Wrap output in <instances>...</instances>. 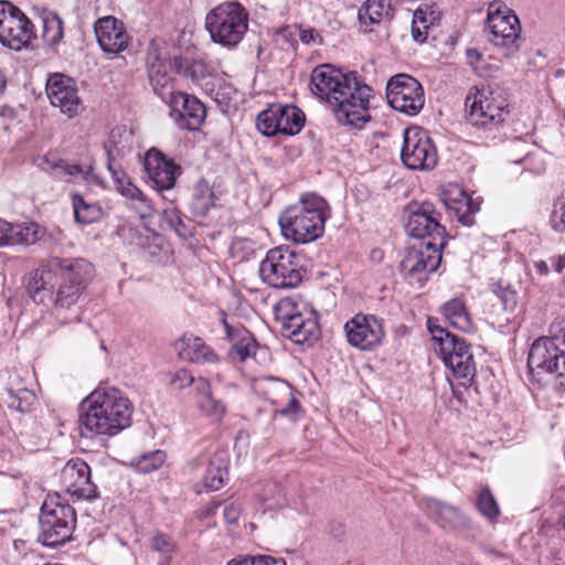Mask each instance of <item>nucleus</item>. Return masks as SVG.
I'll return each instance as SVG.
<instances>
[{
    "mask_svg": "<svg viewBox=\"0 0 565 565\" xmlns=\"http://www.w3.org/2000/svg\"><path fill=\"white\" fill-rule=\"evenodd\" d=\"M494 294L505 311L513 312L515 310L518 297L514 290L509 287L499 286L498 289H494Z\"/></svg>",
    "mask_w": 565,
    "mask_h": 565,
    "instance_id": "8fccbe9b",
    "label": "nucleus"
},
{
    "mask_svg": "<svg viewBox=\"0 0 565 565\" xmlns=\"http://www.w3.org/2000/svg\"><path fill=\"white\" fill-rule=\"evenodd\" d=\"M132 406L120 391H92L81 404V435H116L130 424Z\"/></svg>",
    "mask_w": 565,
    "mask_h": 565,
    "instance_id": "7ed1b4c3",
    "label": "nucleus"
},
{
    "mask_svg": "<svg viewBox=\"0 0 565 565\" xmlns=\"http://www.w3.org/2000/svg\"><path fill=\"white\" fill-rule=\"evenodd\" d=\"M429 514L437 518L441 526H452L460 521V511L452 505L446 504L436 499H430L427 503Z\"/></svg>",
    "mask_w": 565,
    "mask_h": 565,
    "instance_id": "c9c22d12",
    "label": "nucleus"
},
{
    "mask_svg": "<svg viewBox=\"0 0 565 565\" xmlns=\"http://www.w3.org/2000/svg\"><path fill=\"white\" fill-rule=\"evenodd\" d=\"M440 247L412 248L407 250L399 264V270L409 279L411 284H418L420 287L427 280V275L434 273L441 262Z\"/></svg>",
    "mask_w": 565,
    "mask_h": 565,
    "instance_id": "a211bd4d",
    "label": "nucleus"
},
{
    "mask_svg": "<svg viewBox=\"0 0 565 565\" xmlns=\"http://www.w3.org/2000/svg\"><path fill=\"white\" fill-rule=\"evenodd\" d=\"M434 351L440 356L452 375L461 382L462 386L470 384L476 373V366L466 341L440 327H430Z\"/></svg>",
    "mask_w": 565,
    "mask_h": 565,
    "instance_id": "6e6552de",
    "label": "nucleus"
},
{
    "mask_svg": "<svg viewBox=\"0 0 565 565\" xmlns=\"http://www.w3.org/2000/svg\"><path fill=\"white\" fill-rule=\"evenodd\" d=\"M467 120L484 134L498 130L510 115V105L505 93L499 87L482 86L467 96Z\"/></svg>",
    "mask_w": 565,
    "mask_h": 565,
    "instance_id": "39448f33",
    "label": "nucleus"
},
{
    "mask_svg": "<svg viewBox=\"0 0 565 565\" xmlns=\"http://www.w3.org/2000/svg\"><path fill=\"white\" fill-rule=\"evenodd\" d=\"M284 497L282 488L276 481H269L265 484L263 492L260 493V500L268 502V508L273 509L279 507L280 499Z\"/></svg>",
    "mask_w": 565,
    "mask_h": 565,
    "instance_id": "49530a36",
    "label": "nucleus"
},
{
    "mask_svg": "<svg viewBox=\"0 0 565 565\" xmlns=\"http://www.w3.org/2000/svg\"><path fill=\"white\" fill-rule=\"evenodd\" d=\"M227 457L224 452H215L210 460L207 471L203 478L206 490H218L227 477Z\"/></svg>",
    "mask_w": 565,
    "mask_h": 565,
    "instance_id": "2f4dec72",
    "label": "nucleus"
},
{
    "mask_svg": "<svg viewBox=\"0 0 565 565\" xmlns=\"http://www.w3.org/2000/svg\"><path fill=\"white\" fill-rule=\"evenodd\" d=\"M114 180L117 183L118 191L124 196H126L132 201H138L142 204V210H143L142 213L143 214H148L150 212L151 206L149 204V201L145 196V194L135 184H132L128 179H126V177L124 175V173L121 172L120 169H119V173L117 174V178H114Z\"/></svg>",
    "mask_w": 565,
    "mask_h": 565,
    "instance_id": "a19ab883",
    "label": "nucleus"
},
{
    "mask_svg": "<svg viewBox=\"0 0 565 565\" xmlns=\"http://www.w3.org/2000/svg\"><path fill=\"white\" fill-rule=\"evenodd\" d=\"M391 13V0H367L359 11V20L363 24H375L390 18Z\"/></svg>",
    "mask_w": 565,
    "mask_h": 565,
    "instance_id": "72a5a7b5",
    "label": "nucleus"
},
{
    "mask_svg": "<svg viewBox=\"0 0 565 565\" xmlns=\"http://www.w3.org/2000/svg\"><path fill=\"white\" fill-rule=\"evenodd\" d=\"M168 384L173 386V388H186L192 384H195V388H204L205 386H210V383L205 379L199 377L195 380L194 376L184 369L170 374Z\"/></svg>",
    "mask_w": 565,
    "mask_h": 565,
    "instance_id": "37998d69",
    "label": "nucleus"
},
{
    "mask_svg": "<svg viewBox=\"0 0 565 565\" xmlns=\"http://www.w3.org/2000/svg\"><path fill=\"white\" fill-rule=\"evenodd\" d=\"M477 507L480 513L488 519H494L499 514L498 503L490 492L489 488H484L478 495Z\"/></svg>",
    "mask_w": 565,
    "mask_h": 565,
    "instance_id": "a18cd8bd",
    "label": "nucleus"
},
{
    "mask_svg": "<svg viewBox=\"0 0 565 565\" xmlns=\"http://www.w3.org/2000/svg\"><path fill=\"white\" fill-rule=\"evenodd\" d=\"M146 62L152 89L164 100L167 96L170 97L171 93H174L170 77L173 60H169L168 52L163 45L152 41L148 47Z\"/></svg>",
    "mask_w": 565,
    "mask_h": 565,
    "instance_id": "aec40b11",
    "label": "nucleus"
},
{
    "mask_svg": "<svg viewBox=\"0 0 565 565\" xmlns=\"http://www.w3.org/2000/svg\"><path fill=\"white\" fill-rule=\"evenodd\" d=\"M166 460V452L162 450H154L140 456L135 466L136 469L143 473L152 472L159 469Z\"/></svg>",
    "mask_w": 565,
    "mask_h": 565,
    "instance_id": "c03bdc74",
    "label": "nucleus"
},
{
    "mask_svg": "<svg viewBox=\"0 0 565 565\" xmlns=\"http://www.w3.org/2000/svg\"><path fill=\"white\" fill-rule=\"evenodd\" d=\"M58 168L67 175L81 177L84 180L88 179V174L92 172V167L84 168L79 164L62 163Z\"/></svg>",
    "mask_w": 565,
    "mask_h": 565,
    "instance_id": "603ef678",
    "label": "nucleus"
},
{
    "mask_svg": "<svg viewBox=\"0 0 565 565\" xmlns=\"http://www.w3.org/2000/svg\"><path fill=\"white\" fill-rule=\"evenodd\" d=\"M175 349L180 359L192 363H214L217 355L200 337L192 333L183 334L177 342Z\"/></svg>",
    "mask_w": 565,
    "mask_h": 565,
    "instance_id": "cd10ccee",
    "label": "nucleus"
},
{
    "mask_svg": "<svg viewBox=\"0 0 565 565\" xmlns=\"http://www.w3.org/2000/svg\"><path fill=\"white\" fill-rule=\"evenodd\" d=\"M214 193L206 183L198 184L189 203L191 213L196 217H204L214 206Z\"/></svg>",
    "mask_w": 565,
    "mask_h": 565,
    "instance_id": "f704fd0d",
    "label": "nucleus"
},
{
    "mask_svg": "<svg viewBox=\"0 0 565 565\" xmlns=\"http://www.w3.org/2000/svg\"><path fill=\"white\" fill-rule=\"evenodd\" d=\"M38 542L55 547L72 539L76 526V513L73 507L64 503H44L39 518Z\"/></svg>",
    "mask_w": 565,
    "mask_h": 565,
    "instance_id": "9b49d317",
    "label": "nucleus"
},
{
    "mask_svg": "<svg viewBox=\"0 0 565 565\" xmlns=\"http://www.w3.org/2000/svg\"><path fill=\"white\" fill-rule=\"evenodd\" d=\"M299 39L303 44H310V43H321L322 40L319 35V33L312 29H303L299 28Z\"/></svg>",
    "mask_w": 565,
    "mask_h": 565,
    "instance_id": "6e6d98bb",
    "label": "nucleus"
},
{
    "mask_svg": "<svg viewBox=\"0 0 565 565\" xmlns=\"http://www.w3.org/2000/svg\"><path fill=\"white\" fill-rule=\"evenodd\" d=\"M169 106L170 117L182 129L196 130L205 119L204 105L186 93H171Z\"/></svg>",
    "mask_w": 565,
    "mask_h": 565,
    "instance_id": "412c9836",
    "label": "nucleus"
},
{
    "mask_svg": "<svg viewBox=\"0 0 565 565\" xmlns=\"http://www.w3.org/2000/svg\"><path fill=\"white\" fill-rule=\"evenodd\" d=\"M386 97L393 109L408 116L418 114L425 104L420 83L407 74H397L387 82Z\"/></svg>",
    "mask_w": 565,
    "mask_h": 565,
    "instance_id": "2eb2a0df",
    "label": "nucleus"
},
{
    "mask_svg": "<svg viewBox=\"0 0 565 565\" xmlns=\"http://www.w3.org/2000/svg\"><path fill=\"white\" fill-rule=\"evenodd\" d=\"M441 315L456 329L469 331L471 321L466 308V303L461 298H452L445 302L440 308Z\"/></svg>",
    "mask_w": 565,
    "mask_h": 565,
    "instance_id": "7c9ffc66",
    "label": "nucleus"
},
{
    "mask_svg": "<svg viewBox=\"0 0 565 565\" xmlns=\"http://www.w3.org/2000/svg\"><path fill=\"white\" fill-rule=\"evenodd\" d=\"M36 401L34 391H7L4 401L9 408L19 412H29Z\"/></svg>",
    "mask_w": 565,
    "mask_h": 565,
    "instance_id": "79ce46f5",
    "label": "nucleus"
},
{
    "mask_svg": "<svg viewBox=\"0 0 565 565\" xmlns=\"http://www.w3.org/2000/svg\"><path fill=\"white\" fill-rule=\"evenodd\" d=\"M205 29L214 43L236 47L248 30V12L239 2H222L207 12Z\"/></svg>",
    "mask_w": 565,
    "mask_h": 565,
    "instance_id": "423d86ee",
    "label": "nucleus"
},
{
    "mask_svg": "<svg viewBox=\"0 0 565 565\" xmlns=\"http://www.w3.org/2000/svg\"><path fill=\"white\" fill-rule=\"evenodd\" d=\"M241 513L242 508L235 502L227 503L224 507L223 514L227 523H235L238 520Z\"/></svg>",
    "mask_w": 565,
    "mask_h": 565,
    "instance_id": "5fc2aeb1",
    "label": "nucleus"
},
{
    "mask_svg": "<svg viewBox=\"0 0 565 565\" xmlns=\"http://www.w3.org/2000/svg\"><path fill=\"white\" fill-rule=\"evenodd\" d=\"M198 406L202 413L218 422L223 418L226 407L221 399L214 397L211 391H200Z\"/></svg>",
    "mask_w": 565,
    "mask_h": 565,
    "instance_id": "58836bf2",
    "label": "nucleus"
},
{
    "mask_svg": "<svg viewBox=\"0 0 565 565\" xmlns=\"http://www.w3.org/2000/svg\"><path fill=\"white\" fill-rule=\"evenodd\" d=\"M72 204L74 209V216L78 223L89 224L98 220L102 215V210L94 203H87L79 194L72 196Z\"/></svg>",
    "mask_w": 565,
    "mask_h": 565,
    "instance_id": "4c0bfd02",
    "label": "nucleus"
},
{
    "mask_svg": "<svg viewBox=\"0 0 565 565\" xmlns=\"http://www.w3.org/2000/svg\"><path fill=\"white\" fill-rule=\"evenodd\" d=\"M226 335L232 342L228 352L234 362H245L248 359H255L258 345L252 333L244 328H234L224 320Z\"/></svg>",
    "mask_w": 565,
    "mask_h": 565,
    "instance_id": "c85d7f7f",
    "label": "nucleus"
},
{
    "mask_svg": "<svg viewBox=\"0 0 565 565\" xmlns=\"http://www.w3.org/2000/svg\"><path fill=\"white\" fill-rule=\"evenodd\" d=\"M344 332L349 344L363 351L377 347L384 337L382 320L373 315H355L345 322Z\"/></svg>",
    "mask_w": 565,
    "mask_h": 565,
    "instance_id": "f3484780",
    "label": "nucleus"
},
{
    "mask_svg": "<svg viewBox=\"0 0 565 565\" xmlns=\"http://www.w3.org/2000/svg\"><path fill=\"white\" fill-rule=\"evenodd\" d=\"M551 225L557 232H565V191L554 203Z\"/></svg>",
    "mask_w": 565,
    "mask_h": 565,
    "instance_id": "de8ad7c7",
    "label": "nucleus"
},
{
    "mask_svg": "<svg viewBox=\"0 0 565 565\" xmlns=\"http://www.w3.org/2000/svg\"><path fill=\"white\" fill-rule=\"evenodd\" d=\"M46 94L51 104L58 107L70 118L76 116L82 109V100L77 88L70 77L55 74L47 81Z\"/></svg>",
    "mask_w": 565,
    "mask_h": 565,
    "instance_id": "4be33fe9",
    "label": "nucleus"
},
{
    "mask_svg": "<svg viewBox=\"0 0 565 565\" xmlns=\"http://www.w3.org/2000/svg\"><path fill=\"white\" fill-rule=\"evenodd\" d=\"M527 366L537 383L547 376L555 385L565 386V342L544 337L535 340L529 352Z\"/></svg>",
    "mask_w": 565,
    "mask_h": 565,
    "instance_id": "1a4fd4ad",
    "label": "nucleus"
},
{
    "mask_svg": "<svg viewBox=\"0 0 565 565\" xmlns=\"http://www.w3.org/2000/svg\"><path fill=\"white\" fill-rule=\"evenodd\" d=\"M255 388H280L287 383L278 377L262 375L253 380Z\"/></svg>",
    "mask_w": 565,
    "mask_h": 565,
    "instance_id": "3c124183",
    "label": "nucleus"
},
{
    "mask_svg": "<svg viewBox=\"0 0 565 565\" xmlns=\"http://www.w3.org/2000/svg\"><path fill=\"white\" fill-rule=\"evenodd\" d=\"M258 271L265 284L277 289L296 288L306 275L302 256L288 246L269 249Z\"/></svg>",
    "mask_w": 565,
    "mask_h": 565,
    "instance_id": "0eeeda50",
    "label": "nucleus"
},
{
    "mask_svg": "<svg viewBox=\"0 0 565 565\" xmlns=\"http://www.w3.org/2000/svg\"><path fill=\"white\" fill-rule=\"evenodd\" d=\"M149 552V562L153 565H170L173 555L177 553L174 540L162 532H156L151 535Z\"/></svg>",
    "mask_w": 565,
    "mask_h": 565,
    "instance_id": "c756f323",
    "label": "nucleus"
},
{
    "mask_svg": "<svg viewBox=\"0 0 565 565\" xmlns=\"http://www.w3.org/2000/svg\"><path fill=\"white\" fill-rule=\"evenodd\" d=\"M132 148V132L126 126L114 127L104 143L107 154V169L113 178H117L119 168L116 166L117 159L125 157Z\"/></svg>",
    "mask_w": 565,
    "mask_h": 565,
    "instance_id": "bb28decb",
    "label": "nucleus"
},
{
    "mask_svg": "<svg viewBox=\"0 0 565 565\" xmlns=\"http://www.w3.org/2000/svg\"><path fill=\"white\" fill-rule=\"evenodd\" d=\"M451 393H452V395H454V396H456L458 399H460V398H461V396H460V395H461V391L452 390V391H451Z\"/></svg>",
    "mask_w": 565,
    "mask_h": 565,
    "instance_id": "e2e57ef3",
    "label": "nucleus"
},
{
    "mask_svg": "<svg viewBox=\"0 0 565 565\" xmlns=\"http://www.w3.org/2000/svg\"><path fill=\"white\" fill-rule=\"evenodd\" d=\"M259 556H245L239 559H232L227 565H259Z\"/></svg>",
    "mask_w": 565,
    "mask_h": 565,
    "instance_id": "4d7b16f0",
    "label": "nucleus"
},
{
    "mask_svg": "<svg viewBox=\"0 0 565 565\" xmlns=\"http://www.w3.org/2000/svg\"><path fill=\"white\" fill-rule=\"evenodd\" d=\"M467 58L469 64L473 66L481 58V54L475 49H468Z\"/></svg>",
    "mask_w": 565,
    "mask_h": 565,
    "instance_id": "bf43d9fd",
    "label": "nucleus"
},
{
    "mask_svg": "<svg viewBox=\"0 0 565 565\" xmlns=\"http://www.w3.org/2000/svg\"><path fill=\"white\" fill-rule=\"evenodd\" d=\"M7 86V81L2 72L0 71V97L3 95Z\"/></svg>",
    "mask_w": 565,
    "mask_h": 565,
    "instance_id": "680f3d73",
    "label": "nucleus"
},
{
    "mask_svg": "<svg viewBox=\"0 0 565 565\" xmlns=\"http://www.w3.org/2000/svg\"><path fill=\"white\" fill-rule=\"evenodd\" d=\"M290 301H281L278 307L280 319L284 320V328L296 343L316 342L320 337V329L315 318H303L301 313H291L288 308Z\"/></svg>",
    "mask_w": 565,
    "mask_h": 565,
    "instance_id": "b1692460",
    "label": "nucleus"
},
{
    "mask_svg": "<svg viewBox=\"0 0 565 565\" xmlns=\"http://www.w3.org/2000/svg\"><path fill=\"white\" fill-rule=\"evenodd\" d=\"M34 35L31 20L18 7L0 1V43L20 51L31 43Z\"/></svg>",
    "mask_w": 565,
    "mask_h": 565,
    "instance_id": "ddd939ff",
    "label": "nucleus"
},
{
    "mask_svg": "<svg viewBox=\"0 0 565 565\" xmlns=\"http://www.w3.org/2000/svg\"><path fill=\"white\" fill-rule=\"evenodd\" d=\"M487 25L491 33V42L512 52L520 46V20L507 7L492 2L488 9Z\"/></svg>",
    "mask_w": 565,
    "mask_h": 565,
    "instance_id": "dca6fc26",
    "label": "nucleus"
},
{
    "mask_svg": "<svg viewBox=\"0 0 565 565\" xmlns=\"http://www.w3.org/2000/svg\"><path fill=\"white\" fill-rule=\"evenodd\" d=\"M428 29L427 19L422 10H417L414 13L412 24V35L416 42H424L427 36L426 30Z\"/></svg>",
    "mask_w": 565,
    "mask_h": 565,
    "instance_id": "09e8293b",
    "label": "nucleus"
},
{
    "mask_svg": "<svg viewBox=\"0 0 565 565\" xmlns=\"http://www.w3.org/2000/svg\"><path fill=\"white\" fill-rule=\"evenodd\" d=\"M310 88L330 105L340 124L361 129L371 119V88L355 73L344 74L329 64L319 65L312 71Z\"/></svg>",
    "mask_w": 565,
    "mask_h": 565,
    "instance_id": "f03ea898",
    "label": "nucleus"
},
{
    "mask_svg": "<svg viewBox=\"0 0 565 565\" xmlns=\"http://www.w3.org/2000/svg\"><path fill=\"white\" fill-rule=\"evenodd\" d=\"M94 31L100 49L108 54H118L128 47L129 36L124 23L113 15L98 19Z\"/></svg>",
    "mask_w": 565,
    "mask_h": 565,
    "instance_id": "5701e85b",
    "label": "nucleus"
},
{
    "mask_svg": "<svg viewBox=\"0 0 565 565\" xmlns=\"http://www.w3.org/2000/svg\"><path fill=\"white\" fill-rule=\"evenodd\" d=\"M329 206L316 194L303 195L298 203L288 206L279 216L281 232L287 239L307 244L319 238L324 232Z\"/></svg>",
    "mask_w": 565,
    "mask_h": 565,
    "instance_id": "20e7f679",
    "label": "nucleus"
},
{
    "mask_svg": "<svg viewBox=\"0 0 565 565\" xmlns=\"http://www.w3.org/2000/svg\"><path fill=\"white\" fill-rule=\"evenodd\" d=\"M44 42L51 46L58 44L63 38V21L54 12H45L42 15Z\"/></svg>",
    "mask_w": 565,
    "mask_h": 565,
    "instance_id": "e433bc0d",
    "label": "nucleus"
},
{
    "mask_svg": "<svg viewBox=\"0 0 565 565\" xmlns=\"http://www.w3.org/2000/svg\"><path fill=\"white\" fill-rule=\"evenodd\" d=\"M401 160L409 170L428 171L436 167L438 152L426 130L418 127L405 129Z\"/></svg>",
    "mask_w": 565,
    "mask_h": 565,
    "instance_id": "f8f14e48",
    "label": "nucleus"
},
{
    "mask_svg": "<svg viewBox=\"0 0 565 565\" xmlns=\"http://www.w3.org/2000/svg\"><path fill=\"white\" fill-rule=\"evenodd\" d=\"M441 201L448 210L454 211L462 225L471 226L475 223V214L479 211V204L475 203L462 188L449 184L441 193Z\"/></svg>",
    "mask_w": 565,
    "mask_h": 565,
    "instance_id": "a878e982",
    "label": "nucleus"
},
{
    "mask_svg": "<svg viewBox=\"0 0 565 565\" xmlns=\"http://www.w3.org/2000/svg\"><path fill=\"white\" fill-rule=\"evenodd\" d=\"M173 68L178 74L189 77L195 82L205 78L209 74L204 63L191 61L181 56L173 57Z\"/></svg>",
    "mask_w": 565,
    "mask_h": 565,
    "instance_id": "ea45409f",
    "label": "nucleus"
},
{
    "mask_svg": "<svg viewBox=\"0 0 565 565\" xmlns=\"http://www.w3.org/2000/svg\"><path fill=\"white\" fill-rule=\"evenodd\" d=\"M60 480L65 492L77 500L97 498V487L90 480V468L81 458H72L65 463Z\"/></svg>",
    "mask_w": 565,
    "mask_h": 565,
    "instance_id": "6ab92c4d",
    "label": "nucleus"
},
{
    "mask_svg": "<svg viewBox=\"0 0 565 565\" xmlns=\"http://www.w3.org/2000/svg\"><path fill=\"white\" fill-rule=\"evenodd\" d=\"M280 414L284 416H289L291 419H297L300 417L302 411L295 395H291L288 404L280 409Z\"/></svg>",
    "mask_w": 565,
    "mask_h": 565,
    "instance_id": "864d4df0",
    "label": "nucleus"
},
{
    "mask_svg": "<svg viewBox=\"0 0 565 565\" xmlns=\"http://www.w3.org/2000/svg\"><path fill=\"white\" fill-rule=\"evenodd\" d=\"M534 267L540 275L546 276L548 274V266L544 260L536 262Z\"/></svg>",
    "mask_w": 565,
    "mask_h": 565,
    "instance_id": "052dcab7",
    "label": "nucleus"
},
{
    "mask_svg": "<svg viewBox=\"0 0 565 565\" xmlns=\"http://www.w3.org/2000/svg\"><path fill=\"white\" fill-rule=\"evenodd\" d=\"M559 524L562 525V527L565 530V513L563 515H561L559 518Z\"/></svg>",
    "mask_w": 565,
    "mask_h": 565,
    "instance_id": "0e129e2a",
    "label": "nucleus"
},
{
    "mask_svg": "<svg viewBox=\"0 0 565 565\" xmlns=\"http://www.w3.org/2000/svg\"><path fill=\"white\" fill-rule=\"evenodd\" d=\"M13 243L32 245L40 238V226L35 223L12 224L3 222L0 227Z\"/></svg>",
    "mask_w": 565,
    "mask_h": 565,
    "instance_id": "473e14b6",
    "label": "nucleus"
},
{
    "mask_svg": "<svg viewBox=\"0 0 565 565\" xmlns=\"http://www.w3.org/2000/svg\"><path fill=\"white\" fill-rule=\"evenodd\" d=\"M93 276L94 266L84 258L51 257L29 274L26 291L36 303L51 301V313L63 327L81 321L78 303Z\"/></svg>",
    "mask_w": 565,
    "mask_h": 565,
    "instance_id": "f257e3e1",
    "label": "nucleus"
},
{
    "mask_svg": "<svg viewBox=\"0 0 565 565\" xmlns=\"http://www.w3.org/2000/svg\"><path fill=\"white\" fill-rule=\"evenodd\" d=\"M305 125V114L294 105L273 104L259 113L256 127L260 134L267 137L277 134L294 136Z\"/></svg>",
    "mask_w": 565,
    "mask_h": 565,
    "instance_id": "4468645a",
    "label": "nucleus"
},
{
    "mask_svg": "<svg viewBox=\"0 0 565 565\" xmlns=\"http://www.w3.org/2000/svg\"><path fill=\"white\" fill-rule=\"evenodd\" d=\"M405 213V230L409 236L423 239V246L445 247L446 228L440 224V212L431 202H412Z\"/></svg>",
    "mask_w": 565,
    "mask_h": 565,
    "instance_id": "9d476101",
    "label": "nucleus"
},
{
    "mask_svg": "<svg viewBox=\"0 0 565 565\" xmlns=\"http://www.w3.org/2000/svg\"><path fill=\"white\" fill-rule=\"evenodd\" d=\"M143 166L157 190H169L174 186L180 167L166 159L159 150L150 149L145 156Z\"/></svg>",
    "mask_w": 565,
    "mask_h": 565,
    "instance_id": "393cba45",
    "label": "nucleus"
},
{
    "mask_svg": "<svg viewBox=\"0 0 565 565\" xmlns=\"http://www.w3.org/2000/svg\"><path fill=\"white\" fill-rule=\"evenodd\" d=\"M259 565H286L285 561L281 558H275L267 555L259 556Z\"/></svg>",
    "mask_w": 565,
    "mask_h": 565,
    "instance_id": "13d9d810",
    "label": "nucleus"
}]
</instances>
